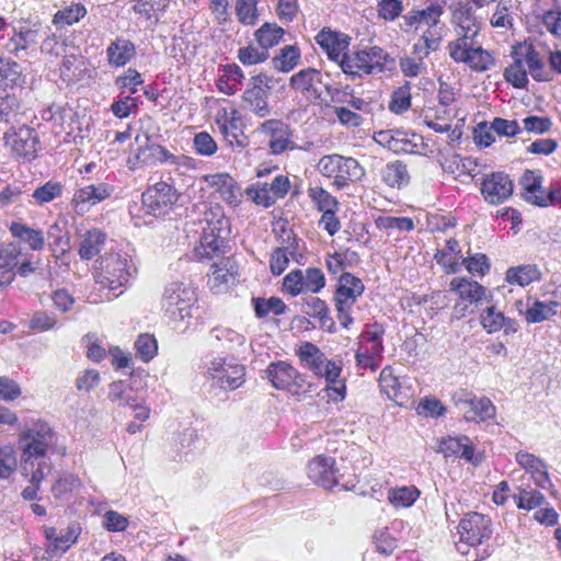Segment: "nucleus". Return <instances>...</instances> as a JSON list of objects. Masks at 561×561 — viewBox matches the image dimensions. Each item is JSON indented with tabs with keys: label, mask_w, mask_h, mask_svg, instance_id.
<instances>
[{
	"label": "nucleus",
	"mask_w": 561,
	"mask_h": 561,
	"mask_svg": "<svg viewBox=\"0 0 561 561\" xmlns=\"http://www.w3.org/2000/svg\"><path fill=\"white\" fill-rule=\"evenodd\" d=\"M456 38L447 44V53L456 64L466 65L471 71L485 72L495 65L492 51L484 49L478 37L482 22L472 7L465 4L453 13Z\"/></svg>",
	"instance_id": "nucleus-1"
},
{
	"label": "nucleus",
	"mask_w": 561,
	"mask_h": 561,
	"mask_svg": "<svg viewBox=\"0 0 561 561\" xmlns=\"http://www.w3.org/2000/svg\"><path fill=\"white\" fill-rule=\"evenodd\" d=\"M511 57L513 61L504 69L503 77L515 89H527L528 72L538 82L552 80V76L545 70L543 60L533 44H515L512 47Z\"/></svg>",
	"instance_id": "nucleus-2"
},
{
	"label": "nucleus",
	"mask_w": 561,
	"mask_h": 561,
	"mask_svg": "<svg viewBox=\"0 0 561 561\" xmlns=\"http://www.w3.org/2000/svg\"><path fill=\"white\" fill-rule=\"evenodd\" d=\"M196 302L197 294L191 285L172 282L163 289L160 309L173 330L184 332L193 317V308Z\"/></svg>",
	"instance_id": "nucleus-3"
},
{
	"label": "nucleus",
	"mask_w": 561,
	"mask_h": 561,
	"mask_svg": "<svg viewBox=\"0 0 561 561\" xmlns=\"http://www.w3.org/2000/svg\"><path fill=\"white\" fill-rule=\"evenodd\" d=\"M57 440L54 427L42 419L31 420L19 434L23 469L34 467L38 458L48 456Z\"/></svg>",
	"instance_id": "nucleus-4"
},
{
	"label": "nucleus",
	"mask_w": 561,
	"mask_h": 561,
	"mask_svg": "<svg viewBox=\"0 0 561 561\" xmlns=\"http://www.w3.org/2000/svg\"><path fill=\"white\" fill-rule=\"evenodd\" d=\"M137 273L133 260L125 253H110L98 261L94 278L102 287L117 290L130 284Z\"/></svg>",
	"instance_id": "nucleus-5"
},
{
	"label": "nucleus",
	"mask_w": 561,
	"mask_h": 561,
	"mask_svg": "<svg viewBox=\"0 0 561 561\" xmlns=\"http://www.w3.org/2000/svg\"><path fill=\"white\" fill-rule=\"evenodd\" d=\"M389 61L393 59L381 47L370 46L348 53L340 68L352 78H362L383 72Z\"/></svg>",
	"instance_id": "nucleus-6"
},
{
	"label": "nucleus",
	"mask_w": 561,
	"mask_h": 561,
	"mask_svg": "<svg viewBox=\"0 0 561 561\" xmlns=\"http://www.w3.org/2000/svg\"><path fill=\"white\" fill-rule=\"evenodd\" d=\"M317 170L322 176L333 179V186L337 190L346 187L350 182L362 180L365 175V169L356 159L337 153L320 158Z\"/></svg>",
	"instance_id": "nucleus-7"
},
{
	"label": "nucleus",
	"mask_w": 561,
	"mask_h": 561,
	"mask_svg": "<svg viewBox=\"0 0 561 561\" xmlns=\"http://www.w3.org/2000/svg\"><path fill=\"white\" fill-rule=\"evenodd\" d=\"M364 290L365 286L359 277L348 272L340 275L334 293V306L337 320L343 328L348 329L353 324L352 311Z\"/></svg>",
	"instance_id": "nucleus-8"
},
{
	"label": "nucleus",
	"mask_w": 561,
	"mask_h": 561,
	"mask_svg": "<svg viewBox=\"0 0 561 561\" xmlns=\"http://www.w3.org/2000/svg\"><path fill=\"white\" fill-rule=\"evenodd\" d=\"M2 141L16 161H32L41 150L38 133L26 124L10 126L3 133Z\"/></svg>",
	"instance_id": "nucleus-9"
},
{
	"label": "nucleus",
	"mask_w": 561,
	"mask_h": 561,
	"mask_svg": "<svg viewBox=\"0 0 561 561\" xmlns=\"http://www.w3.org/2000/svg\"><path fill=\"white\" fill-rule=\"evenodd\" d=\"M297 355L306 368L318 377H324L327 381H334L341 375V363L328 359L324 353L310 342H304Z\"/></svg>",
	"instance_id": "nucleus-10"
},
{
	"label": "nucleus",
	"mask_w": 561,
	"mask_h": 561,
	"mask_svg": "<svg viewBox=\"0 0 561 561\" xmlns=\"http://www.w3.org/2000/svg\"><path fill=\"white\" fill-rule=\"evenodd\" d=\"M271 90V78L267 75L260 73L251 77L242 95L243 107L259 117L268 116L271 114L268 104Z\"/></svg>",
	"instance_id": "nucleus-11"
},
{
	"label": "nucleus",
	"mask_w": 561,
	"mask_h": 561,
	"mask_svg": "<svg viewBox=\"0 0 561 561\" xmlns=\"http://www.w3.org/2000/svg\"><path fill=\"white\" fill-rule=\"evenodd\" d=\"M206 376L214 386L234 390L244 382L245 368L233 360L216 357L207 364Z\"/></svg>",
	"instance_id": "nucleus-12"
},
{
	"label": "nucleus",
	"mask_w": 561,
	"mask_h": 561,
	"mask_svg": "<svg viewBox=\"0 0 561 561\" xmlns=\"http://www.w3.org/2000/svg\"><path fill=\"white\" fill-rule=\"evenodd\" d=\"M324 286V274L318 267H308L305 271L293 270L283 279L284 290L293 297L307 293L318 294Z\"/></svg>",
	"instance_id": "nucleus-13"
},
{
	"label": "nucleus",
	"mask_w": 561,
	"mask_h": 561,
	"mask_svg": "<svg viewBox=\"0 0 561 561\" xmlns=\"http://www.w3.org/2000/svg\"><path fill=\"white\" fill-rule=\"evenodd\" d=\"M176 190L167 182L160 181L142 193V208L146 214L154 217L164 216L178 202Z\"/></svg>",
	"instance_id": "nucleus-14"
},
{
	"label": "nucleus",
	"mask_w": 561,
	"mask_h": 561,
	"mask_svg": "<svg viewBox=\"0 0 561 561\" xmlns=\"http://www.w3.org/2000/svg\"><path fill=\"white\" fill-rule=\"evenodd\" d=\"M41 37L42 25L39 23L20 24L12 27V33L3 49L9 55L21 58L37 46Z\"/></svg>",
	"instance_id": "nucleus-15"
},
{
	"label": "nucleus",
	"mask_w": 561,
	"mask_h": 561,
	"mask_svg": "<svg viewBox=\"0 0 561 561\" xmlns=\"http://www.w3.org/2000/svg\"><path fill=\"white\" fill-rule=\"evenodd\" d=\"M450 291L458 296L454 306L457 317L461 318L469 311V306L480 304L485 296V287L476 280L467 277H455L449 284Z\"/></svg>",
	"instance_id": "nucleus-16"
},
{
	"label": "nucleus",
	"mask_w": 561,
	"mask_h": 561,
	"mask_svg": "<svg viewBox=\"0 0 561 561\" xmlns=\"http://www.w3.org/2000/svg\"><path fill=\"white\" fill-rule=\"evenodd\" d=\"M265 377L272 386L293 394L299 393L305 385L304 376L289 363L284 360L273 362L265 369Z\"/></svg>",
	"instance_id": "nucleus-17"
},
{
	"label": "nucleus",
	"mask_w": 561,
	"mask_h": 561,
	"mask_svg": "<svg viewBox=\"0 0 561 561\" xmlns=\"http://www.w3.org/2000/svg\"><path fill=\"white\" fill-rule=\"evenodd\" d=\"M458 534L462 543L472 547L479 546L491 537V519L477 512L468 513L458 525Z\"/></svg>",
	"instance_id": "nucleus-18"
},
{
	"label": "nucleus",
	"mask_w": 561,
	"mask_h": 561,
	"mask_svg": "<svg viewBox=\"0 0 561 561\" xmlns=\"http://www.w3.org/2000/svg\"><path fill=\"white\" fill-rule=\"evenodd\" d=\"M259 130L268 138V148L273 156L300 148L293 140L294 131L290 126L280 119H267L260 125Z\"/></svg>",
	"instance_id": "nucleus-19"
},
{
	"label": "nucleus",
	"mask_w": 561,
	"mask_h": 561,
	"mask_svg": "<svg viewBox=\"0 0 561 561\" xmlns=\"http://www.w3.org/2000/svg\"><path fill=\"white\" fill-rule=\"evenodd\" d=\"M314 41L325 53L328 58L341 67L348 54L352 38L350 35L341 31H335L329 26H324L316 35Z\"/></svg>",
	"instance_id": "nucleus-20"
},
{
	"label": "nucleus",
	"mask_w": 561,
	"mask_h": 561,
	"mask_svg": "<svg viewBox=\"0 0 561 561\" xmlns=\"http://www.w3.org/2000/svg\"><path fill=\"white\" fill-rule=\"evenodd\" d=\"M228 220L220 216L216 220L206 219V226L203 228L199 245L196 252L201 257L211 259L221 253L225 247L226 236H224Z\"/></svg>",
	"instance_id": "nucleus-21"
},
{
	"label": "nucleus",
	"mask_w": 561,
	"mask_h": 561,
	"mask_svg": "<svg viewBox=\"0 0 561 561\" xmlns=\"http://www.w3.org/2000/svg\"><path fill=\"white\" fill-rule=\"evenodd\" d=\"M480 191L488 204L499 205L512 196L514 183L505 172H492L482 180Z\"/></svg>",
	"instance_id": "nucleus-22"
},
{
	"label": "nucleus",
	"mask_w": 561,
	"mask_h": 561,
	"mask_svg": "<svg viewBox=\"0 0 561 561\" xmlns=\"http://www.w3.org/2000/svg\"><path fill=\"white\" fill-rule=\"evenodd\" d=\"M321 71L311 67L299 70L289 79V87L304 95L308 101H318L321 98Z\"/></svg>",
	"instance_id": "nucleus-23"
},
{
	"label": "nucleus",
	"mask_w": 561,
	"mask_h": 561,
	"mask_svg": "<svg viewBox=\"0 0 561 561\" xmlns=\"http://www.w3.org/2000/svg\"><path fill=\"white\" fill-rule=\"evenodd\" d=\"M332 457L317 456L308 465L307 473L319 486L331 489L339 483L337 469Z\"/></svg>",
	"instance_id": "nucleus-24"
},
{
	"label": "nucleus",
	"mask_w": 561,
	"mask_h": 561,
	"mask_svg": "<svg viewBox=\"0 0 561 561\" xmlns=\"http://www.w3.org/2000/svg\"><path fill=\"white\" fill-rule=\"evenodd\" d=\"M523 301L517 302L518 311L525 320L528 323H540L557 314L559 304L557 301L546 302L528 296L525 302L526 308L523 309Z\"/></svg>",
	"instance_id": "nucleus-25"
},
{
	"label": "nucleus",
	"mask_w": 561,
	"mask_h": 561,
	"mask_svg": "<svg viewBox=\"0 0 561 561\" xmlns=\"http://www.w3.org/2000/svg\"><path fill=\"white\" fill-rule=\"evenodd\" d=\"M516 462L530 474L535 484L541 489H548L551 485L546 463L527 451H518L515 455Z\"/></svg>",
	"instance_id": "nucleus-26"
},
{
	"label": "nucleus",
	"mask_w": 561,
	"mask_h": 561,
	"mask_svg": "<svg viewBox=\"0 0 561 561\" xmlns=\"http://www.w3.org/2000/svg\"><path fill=\"white\" fill-rule=\"evenodd\" d=\"M438 451L445 457H460L473 465L479 463V460L474 458V447L467 436L443 438L439 442Z\"/></svg>",
	"instance_id": "nucleus-27"
},
{
	"label": "nucleus",
	"mask_w": 561,
	"mask_h": 561,
	"mask_svg": "<svg viewBox=\"0 0 561 561\" xmlns=\"http://www.w3.org/2000/svg\"><path fill=\"white\" fill-rule=\"evenodd\" d=\"M458 403L463 405L462 409L467 421L484 422L495 416V407L485 397L459 399Z\"/></svg>",
	"instance_id": "nucleus-28"
},
{
	"label": "nucleus",
	"mask_w": 561,
	"mask_h": 561,
	"mask_svg": "<svg viewBox=\"0 0 561 561\" xmlns=\"http://www.w3.org/2000/svg\"><path fill=\"white\" fill-rule=\"evenodd\" d=\"M114 192V187L105 182H98L82 186L73 194L72 202L77 207L84 205H96L108 198Z\"/></svg>",
	"instance_id": "nucleus-29"
},
{
	"label": "nucleus",
	"mask_w": 561,
	"mask_h": 561,
	"mask_svg": "<svg viewBox=\"0 0 561 561\" xmlns=\"http://www.w3.org/2000/svg\"><path fill=\"white\" fill-rule=\"evenodd\" d=\"M379 387L381 391L398 405H403L410 397L408 390L402 387L398 376L394 375L391 366H386L380 371Z\"/></svg>",
	"instance_id": "nucleus-30"
},
{
	"label": "nucleus",
	"mask_w": 561,
	"mask_h": 561,
	"mask_svg": "<svg viewBox=\"0 0 561 561\" xmlns=\"http://www.w3.org/2000/svg\"><path fill=\"white\" fill-rule=\"evenodd\" d=\"M168 159H171V152L165 147L152 142L149 136H146V142L138 148L135 156L137 164L141 167L168 163Z\"/></svg>",
	"instance_id": "nucleus-31"
},
{
	"label": "nucleus",
	"mask_w": 561,
	"mask_h": 561,
	"mask_svg": "<svg viewBox=\"0 0 561 561\" xmlns=\"http://www.w3.org/2000/svg\"><path fill=\"white\" fill-rule=\"evenodd\" d=\"M205 180L228 204L237 205L240 202V187L228 173L209 174Z\"/></svg>",
	"instance_id": "nucleus-32"
},
{
	"label": "nucleus",
	"mask_w": 561,
	"mask_h": 561,
	"mask_svg": "<svg viewBox=\"0 0 561 561\" xmlns=\"http://www.w3.org/2000/svg\"><path fill=\"white\" fill-rule=\"evenodd\" d=\"M21 256L22 250L14 244L0 248V288L10 285L14 279V270Z\"/></svg>",
	"instance_id": "nucleus-33"
},
{
	"label": "nucleus",
	"mask_w": 561,
	"mask_h": 561,
	"mask_svg": "<svg viewBox=\"0 0 561 561\" xmlns=\"http://www.w3.org/2000/svg\"><path fill=\"white\" fill-rule=\"evenodd\" d=\"M9 231L13 238L25 243L32 251H42L45 248V233L21 221H13Z\"/></svg>",
	"instance_id": "nucleus-34"
},
{
	"label": "nucleus",
	"mask_w": 561,
	"mask_h": 561,
	"mask_svg": "<svg viewBox=\"0 0 561 561\" xmlns=\"http://www.w3.org/2000/svg\"><path fill=\"white\" fill-rule=\"evenodd\" d=\"M46 539L49 541L48 549L55 553L66 552L78 538V531L75 526H69L65 529L55 527H46L44 529Z\"/></svg>",
	"instance_id": "nucleus-35"
},
{
	"label": "nucleus",
	"mask_w": 561,
	"mask_h": 561,
	"mask_svg": "<svg viewBox=\"0 0 561 561\" xmlns=\"http://www.w3.org/2000/svg\"><path fill=\"white\" fill-rule=\"evenodd\" d=\"M23 115L22 101L18 95L7 91L0 92V124L14 126Z\"/></svg>",
	"instance_id": "nucleus-36"
},
{
	"label": "nucleus",
	"mask_w": 561,
	"mask_h": 561,
	"mask_svg": "<svg viewBox=\"0 0 561 561\" xmlns=\"http://www.w3.org/2000/svg\"><path fill=\"white\" fill-rule=\"evenodd\" d=\"M108 64L115 67H123L136 55L134 43L124 37H117L106 48Z\"/></svg>",
	"instance_id": "nucleus-37"
},
{
	"label": "nucleus",
	"mask_w": 561,
	"mask_h": 561,
	"mask_svg": "<svg viewBox=\"0 0 561 561\" xmlns=\"http://www.w3.org/2000/svg\"><path fill=\"white\" fill-rule=\"evenodd\" d=\"M237 112H232V116H228V113L225 111V114L221 118L217 119L219 125V129L224 135L225 139L232 147L244 148L247 146V139L243 136V131L240 129V119L236 117Z\"/></svg>",
	"instance_id": "nucleus-38"
},
{
	"label": "nucleus",
	"mask_w": 561,
	"mask_h": 561,
	"mask_svg": "<svg viewBox=\"0 0 561 561\" xmlns=\"http://www.w3.org/2000/svg\"><path fill=\"white\" fill-rule=\"evenodd\" d=\"M107 398L117 407L128 408L137 405L138 401H141V397L139 396L138 391L133 389L123 380H117L110 383Z\"/></svg>",
	"instance_id": "nucleus-39"
},
{
	"label": "nucleus",
	"mask_w": 561,
	"mask_h": 561,
	"mask_svg": "<svg viewBox=\"0 0 561 561\" xmlns=\"http://www.w3.org/2000/svg\"><path fill=\"white\" fill-rule=\"evenodd\" d=\"M301 311L311 318L319 319L322 328H328L329 331L334 328V321L329 316L328 305L319 297L309 296L305 298L301 305Z\"/></svg>",
	"instance_id": "nucleus-40"
},
{
	"label": "nucleus",
	"mask_w": 561,
	"mask_h": 561,
	"mask_svg": "<svg viewBox=\"0 0 561 561\" xmlns=\"http://www.w3.org/2000/svg\"><path fill=\"white\" fill-rule=\"evenodd\" d=\"M234 282V273L229 261L214 263L208 274V285L216 293L224 291L229 284Z\"/></svg>",
	"instance_id": "nucleus-41"
},
{
	"label": "nucleus",
	"mask_w": 561,
	"mask_h": 561,
	"mask_svg": "<svg viewBox=\"0 0 561 561\" xmlns=\"http://www.w3.org/2000/svg\"><path fill=\"white\" fill-rule=\"evenodd\" d=\"M24 82L20 65L11 57L0 56V89L20 87Z\"/></svg>",
	"instance_id": "nucleus-42"
},
{
	"label": "nucleus",
	"mask_w": 561,
	"mask_h": 561,
	"mask_svg": "<svg viewBox=\"0 0 561 561\" xmlns=\"http://www.w3.org/2000/svg\"><path fill=\"white\" fill-rule=\"evenodd\" d=\"M542 182L543 178L539 171L526 170L519 181L523 187V198L536 206V202L545 191Z\"/></svg>",
	"instance_id": "nucleus-43"
},
{
	"label": "nucleus",
	"mask_w": 561,
	"mask_h": 561,
	"mask_svg": "<svg viewBox=\"0 0 561 561\" xmlns=\"http://www.w3.org/2000/svg\"><path fill=\"white\" fill-rule=\"evenodd\" d=\"M106 234L100 229H90L81 238L79 243V255L82 260H90L98 255L104 245Z\"/></svg>",
	"instance_id": "nucleus-44"
},
{
	"label": "nucleus",
	"mask_w": 561,
	"mask_h": 561,
	"mask_svg": "<svg viewBox=\"0 0 561 561\" xmlns=\"http://www.w3.org/2000/svg\"><path fill=\"white\" fill-rule=\"evenodd\" d=\"M541 278V272L536 264H524L510 267L506 271L505 279L510 284H516L522 287L537 282Z\"/></svg>",
	"instance_id": "nucleus-45"
},
{
	"label": "nucleus",
	"mask_w": 561,
	"mask_h": 561,
	"mask_svg": "<svg viewBox=\"0 0 561 561\" xmlns=\"http://www.w3.org/2000/svg\"><path fill=\"white\" fill-rule=\"evenodd\" d=\"M297 239L288 236L287 245L278 247L273 250L270 259V270L273 275H280L285 272L289 264L288 254H293L297 250Z\"/></svg>",
	"instance_id": "nucleus-46"
},
{
	"label": "nucleus",
	"mask_w": 561,
	"mask_h": 561,
	"mask_svg": "<svg viewBox=\"0 0 561 561\" xmlns=\"http://www.w3.org/2000/svg\"><path fill=\"white\" fill-rule=\"evenodd\" d=\"M381 179L390 187H401L408 184L410 176L407 165L396 160L385 165L381 170Z\"/></svg>",
	"instance_id": "nucleus-47"
},
{
	"label": "nucleus",
	"mask_w": 561,
	"mask_h": 561,
	"mask_svg": "<svg viewBox=\"0 0 561 561\" xmlns=\"http://www.w3.org/2000/svg\"><path fill=\"white\" fill-rule=\"evenodd\" d=\"M285 31L276 23H264L254 33V37L260 47L268 53V49L279 44Z\"/></svg>",
	"instance_id": "nucleus-48"
},
{
	"label": "nucleus",
	"mask_w": 561,
	"mask_h": 561,
	"mask_svg": "<svg viewBox=\"0 0 561 561\" xmlns=\"http://www.w3.org/2000/svg\"><path fill=\"white\" fill-rule=\"evenodd\" d=\"M300 56V49L296 45H287L273 57L272 64L276 70L289 72L298 65Z\"/></svg>",
	"instance_id": "nucleus-49"
},
{
	"label": "nucleus",
	"mask_w": 561,
	"mask_h": 561,
	"mask_svg": "<svg viewBox=\"0 0 561 561\" xmlns=\"http://www.w3.org/2000/svg\"><path fill=\"white\" fill-rule=\"evenodd\" d=\"M81 480L73 473H61L51 485V494L55 499L66 500L69 495L81 488Z\"/></svg>",
	"instance_id": "nucleus-50"
},
{
	"label": "nucleus",
	"mask_w": 561,
	"mask_h": 561,
	"mask_svg": "<svg viewBox=\"0 0 561 561\" xmlns=\"http://www.w3.org/2000/svg\"><path fill=\"white\" fill-rule=\"evenodd\" d=\"M211 335L216 339L222 347L229 351H236L245 344V336L230 328H215L211 330Z\"/></svg>",
	"instance_id": "nucleus-51"
},
{
	"label": "nucleus",
	"mask_w": 561,
	"mask_h": 561,
	"mask_svg": "<svg viewBox=\"0 0 561 561\" xmlns=\"http://www.w3.org/2000/svg\"><path fill=\"white\" fill-rule=\"evenodd\" d=\"M419 496L420 491L413 485L390 489L388 492V500L396 507H410Z\"/></svg>",
	"instance_id": "nucleus-52"
},
{
	"label": "nucleus",
	"mask_w": 561,
	"mask_h": 561,
	"mask_svg": "<svg viewBox=\"0 0 561 561\" xmlns=\"http://www.w3.org/2000/svg\"><path fill=\"white\" fill-rule=\"evenodd\" d=\"M514 501L518 508L530 511L540 507L546 502L545 495L534 489H519L517 494H514Z\"/></svg>",
	"instance_id": "nucleus-53"
},
{
	"label": "nucleus",
	"mask_w": 561,
	"mask_h": 561,
	"mask_svg": "<svg viewBox=\"0 0 561 561\" xmlns=\"http://www.w3.org/2000/svg\"><path fill=\"white\" fill-rule=\"evenodd\" d=\"M253 306H254L255 316L257 318H264V317L268 316L270 313L279 316V314H283L286 310L285 302L280 298H277V297H271L270 299L254 298Z\"/></svg>",
	"instance_id": "nucleus-54"
},
{
	"label": "nucleus",
	"mask_w": 561,
	"mask_h": 561,
	"mask_svg": "<svg viewBox=\"0 0 561 561\" xmlns=\"http://www.w3.org/2000/svg\"><path fill=\"white\" fill-rule=\"evenodd\" d=\"M18 468V457L10 444L0 446V479L8 480Z\"/></svg>",
	"instance_id": "nucleus-55"
},
{
	"label": "nucleus",
	"mask_w": 561,
	"mask_h": 561,
	"mask_svg": "<svg viewBox=\"0 0 561 561\" xmlns=\"http://www.w3.org/2000/svg\"><path fill=\"white\" fill-rule=\"evenodd\" d=\"M87 14V9L83 4L76 3L62 10L57 11L54 15L53 23L58 26L72 25L79 22Z\"/></svg>",
	"instance_id": "nucleus-56"
},
{
	"label": "nucleus",
	"mask_w": 561,
	"mask_h": 561,
	"mask_svg": "<svg viewBox=\"0 0 561 561\" xmlns=\"http://www.w3.org/2000/svg\"><path fill=\"white\" fill-rule=\"evenodd\" d=\"M308 195L311 201L316 204L319 211H332L337 209V201L321 186L310 187Z\"/></svg>",
	"instance_id": "nucleus-57"
},
{
	"label": "nucleus",
	"mask_w": 561,
	"mask_h": 561,
	"mask_svg": "<svg viewBox=\"0 0 561 561\" xmlns=\"http://www.w3.org/2000/svg\"><path fill=\"white\" fill-rule=\"evenodd\" d=\"M236 15L243 25H254L259 20L257 0H237Z\"/></svg>",
	"instance_id": "nucleus-58"
},
{
	"label": "nucleus",
	"mask_w": 561,
	"mask_h": 561,
	"mask_svg": "<svg viewBox=\"0 0 561 561\" xmlns=\"http://www.w3.org/2000/svg\"><path fill=\"white\" fill-rule=\"evenodd\" d=\"M62 194V185L59 182L48 181L38 186L32 194V197L38 205H44L60 197Z\"/></svg>",
	"instance_id": "nucleus-59"
},
{
	"label": "nucleus",
	"mask_w": 561,
	"mask_h": 561,
	"mask_svg": "<svg viewBox=\"0 0 561 561\" xmlns=\"http://www.w3.org/2000/svg\"><path fill=\"white\" fill-rule=\"evenodd\" d=\"M411 83L405 82L402 87L398 88L393 93L389 103V110L396 114H402L411 106Z\"/></svg>",
	"instance_id": "nucleus-60"
},
{
	"label": "nucleus",
	"mask_w": 561,
	"mask_h": 561,
	"mask_svg": "<svg viewBox=\"0 0 561 561\" xmlns=\"http://www.w3.org/2000/svg\"><path fill=\"white\" fill-rule=\"evenodd\" d=\"M72 110L68 105L54 103L42 112V118L51 122L55 126L62 127L71 117Z\"/></svg>",
	"instance_id": "nucleus-61"
},
{
	"label": "nucleus",
	"mask_w": 561,
	"mask_h": 561,
	"mask_svg": "<svg viewBox=\"0 0 561 561\" xmlns=\"http://www.w3.org/2000/svg\"><path fill=\"white\" fill-rule=\"evenodd\" d=\"M136 355L142 362L151 360L158 351L157 341L151 334H140L135 342Z\"/></svg>",
	"instance_id": "nucleus-62"
},
{
	"label": "nucleus",
	"mask_w": 561,
	"mask_h": 561,
	"mask_svg": "<svg viewBox=\"0 0 561 561\" xmlns=\"http://www.w3.org/2000/svg\"><path fill=\"white\" fill-rule=\"evenodd\" d=\"M270 57V54L262 47H255L253 44H249L239 48L238 59L245 66H252L260 62H264Z\"/></svg>",
	"instance_id": "nucleus-63"
},
{
	"label": "nucleus",
	"mask_w": 561,
	"mask_h": 561,
	"mask_svg": "<svg viewBox=\"0 0 561 561\" xmlns=\"http://www.w3.org/2000/svg\"><path fill=\"white\" fill-rule=\"evenodd\" d=\"M461 264L470 274L479 276L488 274L491 267L488 256L483 253H476L471 256L462 257Z\"/></svg>",
	"instance_id": "nucleus-64"
}]
</instances>
